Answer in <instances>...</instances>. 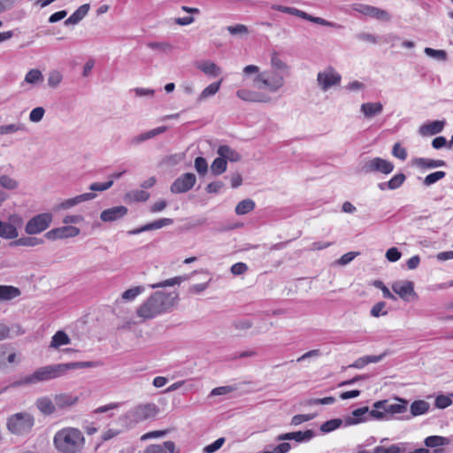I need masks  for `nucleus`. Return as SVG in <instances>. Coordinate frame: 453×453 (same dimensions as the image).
<instances>
[{"mask_svg": "<svg viewBox=\"0 0 453 453\" xmlns=\"http://www.w3.org/2000/svg\"><path fill=\"white\" fill-rule=\"evenodd\" d=\"M101 365L97 361L70 362L65 364L49 365L36 369L33 373L26 375L11 384V387L35 385L59 378L69 370L93 368Z\"/></svg>", "mask_w": 453, "mask_h": 453, "instance_id": "obj_1", "label": "nucleus"}, {"mask_svg": "<svg viewBox=\"0 0 453 453\" xmlns=\"http://www.w3.org/2000/svg\"><path fill=\"white\" fill-rule=\"evenodd\" d=\"M178 302L177 291L157 290L137 307L136 315L142 321L150 320L173 311Z\"/></svg>", "mask_w": 453, "mask_h": 453, "instance_id": "obj_2", "label": "nucleus"}, {"mask_svg": "<svg viewBox=\"0 0 453 453\" xmlns=\"http://www.w3.org/2000/svg\"><path fill=\"white\" fill-rule=\"evenodd\" d=\"M53 443L60 453H79L85 444L82 432L76 427H64L53 438Z\"/></svg>", "mask_w": 453, "mask_h": 453, "instance_id": "obj_3", "label": "nucleus"}, {"mask_svg": "<svg viewBox=\"0 0 453 453\" xmlns=\"http://www.w3.org/2000/svg\"><path fill=\"white\" fill-rule=\"evenodd\" d=\"M286 77L273 70H265L254 79V86L260 90L278 92L285 84Z\"/></svg>", "mask_w": 453, "mask_h": 453, "instance_id": "obj_4", "label": "nucleus"}, {"mask_svg": "<svg viewBox=\"0 0 453 453\" xmlns=\"http://www.w3.org/2000/svg\"><path fill=\"white\" fill-rule=\"evenodd\" d=\"M408 402L406 400L396 398L395 403H390L388 400L378 401L373 403L381 418L377 420H389L395 414H402L407 411Z\"/></svg>", "mask_w": 453, "mask_h": 453, "instance_id": "obj_5", "label": "nucleus"}, {"mask_svg": "<svg viewBox=\"0 0 453 453\" xmlns=\"http://www.w3.org/2000/svg\"><path fill=\"white\" fill-rule=\"evenodd\" d=\"M34 426L33 417L27 412H19L11 416L7 420V427L12 434H23Z\"/></svg>", "mask_w": 453, "mask_h": 453, "instance_id": "obj_6", "label": "nucleus"}, {"mask_svg": "<svg viewBox=\"0 0 453 453\" xmlns=\"http://www.w3.org/2000/svg\"><path fill=\"white\" fill-rule=\"evenodd\" d=\"M22 218L18 214H12L8 221L0 220V237L12 240L19 236L18 228L22 226Z\"/></svg>", "mask_w": 453, "mask_h": 453, "instance_id": "obj_7", "label": "nucleus"}, {"mask_svg": "<svg viewBox=\"0 0 453 453\" xmlns=\"http://www.w3.org/2000/svg\"><path fill=\"white\" fill-rule=\"evenodd\" d=\"M377 418H381V416L375 408H373L372 410H369L368 407L365 406L354 410L351 412V415L346 417L344 418V425L346 426L357 425L366 420H377Z\"/></svg>", "mask_w": 453, "mask_h": 453, "instance_id": "obj_8", "label": "nucleus"}, {"mask_svg": "<svg viewBox=\"0 0 453 453\" xmlns=\"http://www.w3.org/2000/svg\"><path fill=\"white\" fill-rule=\"evenodd\" d=\"M341 81V74L332 66L326 67L317 75L318 84L323 91H327L333 86L339 85Z\"/></svg>", "mask_w": 453, "mask_h": 453, "instance_id": "obj_9", "label": "nucleus"}, {"mask_svg": "<svg viewBox=\"0 0 453 453\" xmlns=\"http://www.w3.org/2000/svg\"><path fill=\"white\" fill-rule=\"evenodd\" d=\"M52 221V215L49 212L38 214L31 218L25 227L27 234H37L46 230Z\"/></svg>", "mask_w": 453, "mask_h": 453, "instance_id": "obj_10", "label": "nucleus"}, {"mask_svg": "<svg viewBox=\"0 0 453 453\" xmlns=\"http://www.w3.org/2000/svg\"><path fill=\"white\" fill-rule=\"evenodd\" d=\"M394 164L381 157H373L364 162L362 172L365 173H381L389 174L394 170Z\"/></svg>", "mask_w": 453, "mask_h": 453, "instance_id": "obj_11", "label": "nucleus"}, {"mask_svg": "<svg viewBox=\"0 0 453 453\" xmlns=\"http://www.w3.org/2000/svg\"><path fill=\"white\" fill-rule=\"evenodd\" d=\"M158 407L152 403L139 404L129 411L131 418L140 423L153 418L158 413Z\"/></svg>", "mask_w": 453, "mask_h": 453, "instance_id": "obj_12", "label": "nucleus"}, {"mask_svg": "<svg viewBox=\"0 0 453 453\" xmlns=\"http://www.w3.org/2000/svg\"><path fill=\"white\" fill-rule=\"evenodd\" d=\"M196 177L192 173H186L178 177L171 185L170 190L173 194L186 193L193 188Z\"/></svg>", "mask_w": 453, "mask_h": 453, "instance_id": "obj_13", "label": "nucleus"}, {"mask_svg": "<svg viewBox=\"0 0 453 453\" xmlns=\"http://www.w3.org/2000/svg\"><path fill=\"white\" fill-rule=\"evenodd\" d=\"M353 10L379 20L388 21L390 19V15L388 12L368 4H356L353 5Z\"/></svg>", "mask_w": 453, "mask_h": 453, "instance_id": "obj_14", "label": "nucleus"}, {"mask_svg": "<svg viewBox=\"0 0 453 453\" xmlns=\"http://www.w3.org/2000/svg\"><path fill=\"white\" fill-rule=\"evenodd\" d=\"M81 230L73 226H64L60 227L53 228L45 234V237L49 240H58L72 238L79 235Z\"/></svg>", "mask_w": 453, "mask_h": 453, "instance_id": "obj_15", "label": "nucleus"}, {"mask_svg": "<svg viewBox=\"0 0 453 453\" xmlns=\"http://www.w3.org/2000/svg\"><path fill=\"white\" fill-rule=\"evenodd\" d=\"M173 223V219H169V218L159 219H157V220H155L153 222L145 224V225H143V226H142L140 227L129 230L127 232V234H129V235H137V234H139L141 233H143V232L160 229V228H162L164 226H170Z\"/></svg>", "mask_w": 453, "mask_h": 453, "instance_id": "obj_16", "label": "nucleus"}, {"mask_svg": "<svg viewBox=\"0 0 453 453\" xmlns=\"http://www.w3.org/2000/svg\"><path fill=\"white\" fill-rule=\"evenodd\" d=\"M315 436V433L312 430L306 431H296L278 435L277 441H289L294 440L296 442H308Z\"/></svg>", "mask_w": 453, "mask_h": 453, "instance_id": "obj_17", "label": "nucleus"}, {"mask_svg": "<svg viewBox=\"0 0 453 453\" xmlns=\"http://www.w3.org/2000/svg\"><path fill=\"white\" fill-rule=\"evenodd\" d=\"M392 289L404 301H409L410 296H416L413 282L410 280L397 281L392 285Z\"/></svg>", "mask_w": 453, "mask_h": 453, "instance_id": "obj_18", "label": "nucleus"}, {"mask_svg": "<svg viewBox=\"0 0 453 453\" xmlns=\"http://www.w3.org/2000/svg\"><path fill=\"white\" fill-rule=\"evenodd\" d=\"M127 208L123 205H119L104 210L100 214V219L104 222H112L122 219L127 214Z\"/></svg>", "mask_w": 453, "mask_h": 453, "instance_id": "obj_19", "label": "nucleus"}, {"mask_svg": "<svg viewBox=\"0 0 453 453\" xmlns=\"http://www.w3.org/2000/svg\"><path fill=\"white\" fill-rule=\"evenodd\" d=\"M96 197V194L94 193H84L81 195H79L75 197L66 199L58 204L57 209L58 210H68L72 207H74L83 202L92 200Z\"/></svg>", "mask_w": 453, "mask_h": 453, "instance_id": "obj_20", "label": "nucleus"}, {"mask_svg": "<svg viewBox=\"0 0 453 453\" xmlns=\"http://www.w3.org/2000/svg\"><path fill=\"white\" fill-rule=\"evenodd\" d=\"M445 126L444 120H434L427 123L423 124L419 129L418 133L422 136L434 135L441 133Z\"/></svg>", "mask_w": 453, "mask_h": 453, "instance_id": "obj_21", "label": "nucleus"}, {"mask_svg": "<svg viewBox=\"0 0 453 453\" xmlns=\"http://www.w3.org/2000/svg\"><path fill=\"white\" fill-rule=\"evenodd\" d=\"M236 95L240 99L246 102L267 103L270 101L269 96L250 89H239Z\"/></svg>", "mask_w": 453, "mask_h": 453, "instance_id": "obj_22", "label": "nucleus"}, {"mask_svg": "<svg viewBox=\"0 0 453 453\" xmlns=\"http://www.w3.org/2000/svg\"><path fill=\"white\" fill-rule=\"evenodd\" d=\"M383 111L381 103H364L360 106V111L364 114L365 118L372 119L380 115Z\"/></svg>", "mask_w": 453, "mask_h": 453, "instance_id": "obj_23", "label": "nucleus"}, {"mask_svg": "<svg viewBox=\"0 0 453 453\" xmlns=\"http://www.w3.org/2000/svg\"><path fill=\"white\" fill-rule=\"evenodd\" d=\"M271 66L270 70H273L276 73H281L284 77H288L289 75V66L282 61L277 52H273L271 55Z\"/></svg>", "mask_w": 453, "mask_h": 453, "instance_id": "obj_24", "label": "nucleus"}, {"mask_svg": "<svg viewBox=\"0 0 453 453\" xmlns=\"http://www.w3.org/2000/svg\"><path fill=\"white\" fill-rule=\"evenodd\" d=\"M35 405L44 415H51L56 411L55 401H52L49 396L39 397Z\"/></svg>", "mask_w": 453, "mask_h": 453, "instance_id": "obj_25", "label": "nucleus"}, {"mask_svg": "<svg viewBox=\"0 0 453 453\" xmlns=\"http://www.w3.org/2000/svg\"><path fill=\"white\" fill-rule=\"evenodd\" d=\"M90 9V5L88 4H84L81 5L73 14L70 15L68 19L65 20V25H76L81 20H82L85 16L88 14Z\"/></svg>", "mask_w": 453, "mask_h": 453, "instance_id": "obj_26", "label": "nucleus"}, {"mask_svg": "<svg viewBox=\"0 0 453 453\" xmlns=\"http://www.w3.org/2000/svg\"><path fill=\"white\" fill-rule=\"evenodd\" d=\"M188 278L189 277L188 275L176 276V277L167 279V280L157 282V283L150 284L149 288H150L152 289H157V288H165L167 287H173L175 285L179 286L182 282L188 280Z\"/></svg>", "mask_w": 453, "mask_h": 453, "instance_id": "obj_27", "label": "nucleus"}, {"mask_svg": "<svg viewBox=\"0 0 453 453\" xmlns=\"http://www.w3.org/2000/svg\"><path fill=\"white\" fill-rule=\"evenodd\" d=\"M55 406L59 409H65L74 405L78 402V397L68 394H59L54 396Z\"/></svg>", "mask_w": 453, "mask_h": 453, "instance_id": "obj_28", "label": "nucleus"}, {"mask_svg": "<svg viewBox=\"0 0 453 453\" xmlns=\"http://www.w3.org/2000/svg\"><path fill=\"white\" fill-rule=\"evenodd\" d=\"M217 153L219 156L225 158L226 161L229 160L231 162H238L242 158L239 152L227 145L219 146L218 148Z\"/></svg>", "mask_w": 453, "mask_h": 453, "instance_id": "obj_29", "label": "nucleus"}, {"mask_svg": "<svg viewBox=\"0 0 453 453\" xmlns=\"http://www.w3.org/2000/svg\"><path fill=\"white\" fill-rule=\"evenodd\" d=\"M174 449V442L167 441L162 444H151L148 446L143 453H167L168 451L172 453Z\"/></svg>", "mask_w": 453, "mask_h": 453, "instance_id": "obj_30", "label": "nucleus"}, {"mask_svg": "<svg viewBox=\"0 0 453 453\" xmlns=\"http://www.w3.org/2000/svg\"><path fill=\"white\" fill-rule=\"evenodd\" d=\"M20 290L13 286L0 285V301H9L18 297Z\"/></svg>", "mask_w": 453, "mask_h": 453, "instance_id": "obj_31", "label": "nucleus"}, {"mask_svg": "<svg viewBox=\"0 0 453 453\" xmlns=\"http://www.w3.org/2000/svg\"><path fill=\"white\" fill-rule=\"evenodd\" d=\"M416 165L421 168L433 169L446 165V162L441 159H430L419 157L415 160Z\"/></svg>", "mask_w": 453, "mask_h": 453, "instance_id": "obj_32", "label": "nucleus"}, {"mask_svg": "<svg viewBox=\"0 0 453 453\" xmlns=\"http://www.w3.org/2000/svg\"><path fill=\"white\" fill-rule=\"evenodd\" d=\"M44 242L43 239L37 237H21L13 241L12 246L35 247Z\"/></svg>", "mask_w": 453, "mask_h": 453, "instance_id": "obj_33", "label": "nucleus"}, {"mask_svg": "<svg viewBox=\"0 0 453 453\" xmlns=\"http://www.w3.org/2000/svg\"><path fill=\"white\" fill-rule=\"evenodd\" d=\"M71 342L70 337L64 331H58L51 338L50 348L58 349L63 345H67Z\"/></svg>", "mask_w": 453, "mask_h": 453, "instance_id": "obj_34", "label": "nucleus"}, {"mask_svg": "<svg viewBox=\"0 0 453 453\" xmlns=\"http://www.w3.org/2000/svg\"><path fill=\"white\" fill-rule=\"evenodd\" d=\"M384 355L379 356H364L357 358L349 367L361 369L370 363H378L383 358Z\"/></svg>", "mask_w": 453, "mask_h": 453, "instance_id": "obj_35", "label": "nucleus"}, {"mask_svg": "<svg viewBox=\"0 0 453 453\" xmlns=\"http://www.w3.org/2000/svg\"><path fill=\"white\" fill-rule=\"evenodd\" d=\"M451 440L447 437L439 435H431L425 439V445L428 448H436L439 446H446L450 443Z\"/></svg>", "mask_w": 453, "mask_h": 453, "instance_id": "obj_36", "label": "nucleus"}, {"mask_svg": "<svg viewBox=\"0 0 453 453\" xmlns=\"http://www.w3.org/2000/svg\"><path fill=\"white\" fill-rule=\"evenodd\" d=\"M197 67L207 75L213 77L220 73V68L211 61H203L198 64Z\"/></svg>", "mask_w": 453, "mask_h": 453, "instance_id": "obj_37", "label": "nucleus"}, {"mask_svg": "<svg viewBox=\"0 0 453 453\" xmlns=\"http://www.w3.org/2000/svg\"><path fill=\"white\" fill-rule=\"evenodd\" d=\"M255 206V202L252 199L247 198L237 203L234 211L237 215H245L253 211Z\"/></svg>", "mask_w": 453, "mask_h": 453, "instance_id": "obj_38", "label": "nucleus"}, {"mask_svg": "<svg viewBox=\"0 0 453 453\" xmlns=\"http://www.w3.org/2000/svg\"><path fill=\"white\" fill-rule=\"evenodd\" d=\"M221 82L222 81L220 80L207 86L199 95L197 98L198 102H202L208 97L214 96L219 90Z\"/></svg>", "mask_w": 453, "mask_h": 453, "instance_id": "obj_39", "label": "nucleus"}, {"mask_svg": "<svg viewBox=\"0 0 453 453\" xmlns=\"http://www.w3.org/2000/svg\"><path fill=\"white\" fill-rule=\"evenodd\" d=\"M429 410V403L424 400H416L411 404V413L412 416L425 414Z\"/></svg>", "mask_w": 453, "mask_h": 453, "instance_id": "obj_40", "label": "nucleus"}, {"mask_svg": "<svg viewBox=\"0 0 453 453\" xmlns=\"http://www.w3.org/2000/svg\"><path fill=\"white\" fill-rule=\"evenodd\" d=\"M302 19H303L305 20H309V21L316 23V24H319V25H321V26H326V27H334V28H342V26L337 23L328 21V20L324 19L319 17H313L305 12H303Z\"/></svg>", "mask_w": 453, "mask_h": 453, "instance_id": "obj_41", "label": "nucleus"}, {"mask_svg": "<svg viewBox=\"0 0 453 453\" xmlns=\"http://www.w3.org/2000/svg\"><path fill=\"white\" fill-rule=\"evenodd\" d=\"M146 46L152 50H157L162 53L171 52L173 46L168 42H149Z\"/></svg>", "mask_w": 453, "mask_h": 453, "instance_id": "obj_42", "label": "nucleus"}, {"mask_svg": "<svg viewBox=\"0 0 453 453\" xmlns=\"http://www.w3.org/2000/svg\"><path fill=\"white\" fill-rule=\"evenodd\" d=\"M226 161L222 157L219 156L216 157L211 165V173L214 175H219L226 172Z\"/></svg>", "mask_w": 453, "mask_h": 453, "instance_id": "obj_43", "label": "nucleus"}, {"mask_svg": "<svg viewBox=\"0 0 453 453\" xmlns=\"http://www.w3.org/2000/svg\"><path fill=\"white\" fill-rule=\"evenodd\" d=\"M18 131H27L26 126L22 123H14L0 126V135L13 134Z\"/></svg>", "mask_w": 453, "mask_h": 453, "instance_id": "obj_44", "label": "nucleus"}, {"mask_svg": "<svg viewBox=\"0 0 453 453\" xmlns=\"http://www.w3.org/2000/svg\"><path fill=\"white\" fill-rule=\"evenodd\" d=\"M343 422L344 420L342 418H333L327 420L320 426V431L324 434H328L339 428Z\"/></svg>", "mask_w": 453, "mask_h": 453, "instance_id": "obj_45", "label": "nucleus"}, {"mask_svg": "<svg viewBox=\"0 0 453 453\" xmlns=\"http://www.w3.org/2000/svg\"><path fill=\"white\" fill-rule=\"evenodd\" d=\"M144 288L142 286H137L124 291L121 295V297L125 301H134L139 295L143 293Z\"/></svg>", "mask_w": 453, "mask_h": 453, "instance_id": "obj_46", "label": "nucleus"}, {"mask_svg": "<svg viewBox=\"0 0 453 453\" xmlns=\"http://www.w3.org/2000/svg\"><path fill=\"white\" fill-rule=\"evenodd\" d=\"M43 80L42 73L38 69H31L25 76V81L29 84H36Z\"/></svg>", "mask_w": 453, "mask_h": 453, "instance_id": "obj_47", "label": "nucleus"}, {"mask_svg": "<svg viewBox=\"0 0 453 453\" xmlns=\"http://www.w3.org/2000/svg\"><path fill=\"white\" fill-rule=\"evenodd\" d=\"M446 176V173L443 171H437L426 175L423 180V184L429 187Z\"/></svg>", "mask_w": 453, "mask_h": 453, "instance_id": "obj_48", "label": "nucleus"}, {"mask_svg": "<svg viewBox=\"0 0 453 453\" xmlns=\"http://www.w3.org/2000/svg\"><path fill=\"white\" fill-rule=\"evenodd\" d=\"M0 186L3 188L8 189V190H13L19 187V182L15 179H13L8 175H1L0 176Z\"/></svg>", "mask_w": 453, "mask_h": 453, "instance_id": "obj_49", "label": "nucleus"}, {"mask_svg": "<svg viewBox=\"0 0 453 453\" xmlns=\"http://www.w3.org/2000/svg\"><path fill=\"white\" fill-rule=\"evenodd\" d=\"M63 80L62 73L58 70H52L49 73L48 75V85L50 88H57L61 83Z\"/></svg>", "mask_w": 453, "mask_h": 453, "instance_id": "obj_50", "label": "nucleus"}, {"mask_svg": "<svg viewBox=\"0 0 453 453\" xmlns=\"http://www.w3.org/2000/svg\"><path fill=\"white\" fill-rule=\"evenodd\" d=\"M272 9L278 11V12H284V13L295 15L301 19L303 18V11L298 10L294 7H288V6L279 5V4H273Z\"/></svg>", "mask_w": 453, "mask_h": 453, "instance_id": "obj_51", "label": "nucleus"}, {"mask_svg": "<svg viewBox=\"0 0 453 453\" xmlns=\"http://www.w3.org/2000/svg\"><path fill=\"white\" fill-rule=\"evenodd\" d=\"M253 322L249 319H238L233 321L232 326L237 331H245L251 328Z\"/></svg>", "mask_w": 453, "mask_h": 453, "instance_id": "obj_52", "label": "nucleus"}, {"mask_svg": "<svg viewBox=\"0 0 453 453\" xmlns=\"http://www.w3.org/2000/svg\"><path fill=\"white\" fill-rule=\"evenodd\" d=\"M424 52L426 56L437 60L445 61L447 59V52L443 50H434L432 48H425Z\"/></svg>", "mask_w": 453, "mask_h": 453, "instance_id": "obj_53", "label": "nucleus"}, {"mask_svg": "<svg viewBox=\"0 0 453 453\" xmlns=\"http://www.w3.org/2000/svg\"><path fill=\"white\" fill-rule=\"evenodd\" d=\"M317 414H297L292 417L290 425L291 426H299L303 422L312 420Z\"/></svg>", "mask_w": 453, "mask_h": 453, "instance_id": "obj_54", "label": "nucleus"}, {"mask_svg": "<svg viewBox=\"0 0 453 453\" xmlns=\"http://www.w3.org/2000/svg\"><path fill=\"white\" fill-rule=\"evenodd\" d=\"M406 180V176L403 173H397L388 180L390 190L399 188Z\"/></svg>", "mask_w": 453, "mask_h": 453, "instance_id": "obj_55", "label": "nucleus"}, {"mask_svg": "<svg viewBox=\"0 0 453 453\" xmlns=\"http://www.w3.org/2000/svg\"><path fill=\"white\" fill-rule=\"evenodd\" d=\"M226 29L232 35H245L249 34V28L242 24L228 26Z\"/></svg>", "mask_w": 453, "mask_h": 453, "instance_id": "obj_56", "label": "nucleus"}, {"mask_svg": "<svg viewBox=\"0 0 453 453\" xmlns=\"http://www.w3.org/2000/svg\"><path fill=\"white\" fill-rule=\"evenodd\" d=\"M44 113V108L41 106L35 107L29 113V120L34 123L40 122L42 119Z\"/></svg>", "mask_w": 453, "mask_h": 453, "instance_id": "obj_57", "label": "nucleus"}, {"mask_svg": "<svg viewBox=\"0 0 453 453\" xmlns=\"http://www.w3.org/2000/svg\"><path fill=\"white\" fill-rule=\"evenodd\" d=\"M235 389H236V388L234 386H221V387L213 388L211 391L210 395L211 396L224 395H227L229 393L234 392Z\"/></svg>", "mask_w": 453, "mask_h": 453, "instance_id": "obj_58", "label": "nucleus"}, {"mask_svg": "<svg viewBox=\"0 0 453 453\" xmlns=\"http://www.w3.org/2000/svg\"><path fill=\"white\" fill-rule=\"evenodd\" d=\"M386 306L385 302H379L375 303L371 309V315L375 318H379L380 316H384L388 314L387 311H384Z\"/></svg>", "mask_w": 453, "mask_h": 453, "instance_id": "obj_59", "label": "nucleus"}, {"mask_svg": "<svg viewBox=\"0 0 453 453\" xmlns=\"http://www.w3.org/2000/svg\"><path fill=\"white\" fill-rule=\"evenodd\" d=\"M195 168L198 172V173L203 175L208 171V164L204 157H197L195 159Z\"/></svg>", "mask_w": 453, "mask_h": 453, "instance_id": "obj_60", "label": "nucleus"}, {"mask_svg": "<svg viewBox=\"0 0 453 453\" xmlns=\"http://www.w3.org/2000/svg\"><path fill=\"white\" fill-rule=\"evenodd\" d=\"M165 130H166L165 127H156L150 131L144 132V133L141 134V135L142 137V141L145 142L149 139H151V138L164 133Z\"/></svg>", "mask_w": 453, "mask_h": 453, "instance_id": "obj_61", "label": "nucleus"}, {"mask_svg": "<svg viewBox=\"0 0 453 453\" xmlns=\"http://www.w3.org/2000/svg\"><path fill=\"white\" fill-rule=\"evenodd\" d=\"M224 442H225V438L221 437V438L217 439L212 443L204 447L203 453H213V452L217 451L218 449H219L222 447Z\"/></svg>", "mask_w": 453, "mask_h": 453, "instance_id": "obj_62", "label": "nucleus"}, {"mask_svg": "<svg viewBox=\"0 0 453 453\" xmlns=\"http://www.w3.org/2000/svg\"><path fill=\"white\" fill-rule=\"evenodd\" d=\"M452 403V400L444 395H438L435 398V406L439 409H445Z\"/></svg>", "mask_w": 453, "mask_h": 453, "instance_id": "obj_63", "label": "nucleus"}, {"mask_svg": "<svg viewBox=\"0 0 453 453\" xmlns=\"http://www.w3.org/2000/svg\"><path fill=\"white\" fill-rule=\"evenodd\" d=\"M224 188V183L220 180L209 183L205 189L210 194H218Z\"/></svg>", "mask_w": 453, "mask_h": 453, "instance_id": "obj_64", "label": "nucleus"}]
</instances>
